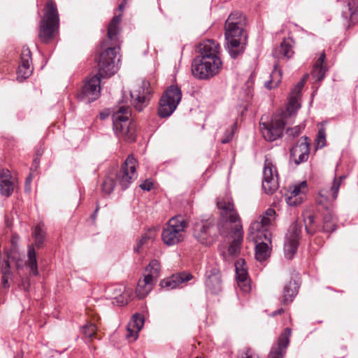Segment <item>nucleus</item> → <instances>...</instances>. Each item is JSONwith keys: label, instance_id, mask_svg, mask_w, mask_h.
Masks as SVG:
<instances>
[{"label": "nucleus", "instance_id": "1", "mask_svg": "<svg viewBox=\"0 0 358 358\" xmlns=\"http://www.w3.org/2000/svg\"><path fill=\"white\" fill-rule=\"evenodd\" d=\"M117 48H107L100 55L98 62V73L91 78L83 87L78 94V98L87 103L97 99L100 96V79L101 78L110 77L117 71L115 66V57Z\"/></svg>", "mask_w": 358, "mask_h": 358}, {"label": "nucleus", "instance_id": "2", "mask_svg": "<svg viewBox=\"0 0 358 358\" xmlns=\"http://www.w3.org/2000/svg\"><path fill=\"white\" fill-rule=\"evenodd\" d=\"M217 205L220 210L221 217L218 224L219 232L222 236L232 234L233 241L229 247V252L231 255H236L240 251L243 235L238 215L229 198L218 199Z\"/></svg>", "mask_w": 358, "mask_h": 358}, {"label": "nucleus", "instance_id": "3", "mask_svg": "<svg viewBox=\"0 0 358 358\" xmlns=\"http://www.w3.org/2000/svg\"><path fill=\"white\" fill-rule=\"evenodd\" d=\"M246 19L240 11L232 12L225 22V38L227 48L232 58H236L244 50L246 35L244 27Z\"/></svg>", "mask_w": 358, "mask_h": 358}, {"label": "nucleus", "instance_id": "4", "mask_svg": "<svg viewBox=\"0 0 358 358\" xmlns=\"http://www.w3.org/2000/svg\"><path fill=\"white\" fill-rule=\"evenodd\" d=\"M131 110L128 106H120L113 114V130L116 136L127 141H134L135 124L129 121Z\"/></svg>", "mask_w": 358, "mask_h": 358}, {"label": "nucleus", "instance_id": "5", "mask_svg": "<svg viewBox=\"0 0 358 358\" xmlns=\"http://www.w3.org/2000/svg\"><path fill=\"white\" fill-rule=\"evenodd\" d=\"M59 15L55 3L48 0L45 8L44 16L40 24L39 38L44 43L55 37L59 27Z\"/></svg>", "mask_w": 358, "mask_h": 358}, {"label": "nucleus", "instance_id": "6", "mask_svg": "<svg viewBox=\"0 0 358 358\" xmlns=\"http://www.w3.org/2000/svg\"><path fill=\"white\" fill-rule=\"evenodd\" d=\"M187 223L181 215L171 217L162 232V239L166 245L179 243L185 238V229Z\"/></svg>", "mask_w": 358, "mask_h": 358}, {"label": "nucleus", "instance_id": "7", "mask_svg": "<svg viewBox=\"0 0 358 358\" xmlns=\"http://www.w3.org/2000/svg\"><path fill=\"white\" fill-rule=\"evenodd\" d=\"M182 99L180 89L176 85L168 87L162 94L159 102L158 115L168 117L176 110Z\"/></svg>", "mask_w": 358, "mask_h": 358}, {"label": "nucleus", "instance_id": "8", "mask_svg": "<svg viewBox=\"0 0 358 358\" xmlns=\"http://www.w3.org/2000/svg\"><path fill=\"white\" fill-rule=\"evenodd\" d=\"M222 66L221 59H207L196 57L192 65V74L195 78L206 80L219 73Z\"/></svg>", "mask_w": 358, "mask_h": 358}, {"label": "nucleus", "instance_id": "9", "mask_svg": "<svg viewBox=\"0 0 358 358\" xmlns=\"http://www.w3.org/2000/svg\"><path fill=\"white\" fill-rule=\"evenodd\" d=\"M217 231L218 227H215L213 221L207 220L194 224L193 236L202 245H210L215 241Z\"/></svg>", "mask_w": 358, "mask_h": 358}, {"label": "nucleus", "instance_id": "10", "mask_svg": "<svg viewBox=\"0 0 358 358\" xmlns=\"http://www.w3.org/2000/svg\"><path fill=\"white\" fill-rule=\"evenodd\" d=\"M285 122L284 117L275 116L269 122L259 123L260 131L267 141H274L282 135Z\"/></svg>", "mask_w": 358, "mask_h": 358}, {"label": "nucleus", "instance_id": "11", "mask_svg": "<svg viewBox=\"0 0 358 358\" xmlns=\"http://www.w3.org/2000/svg\"><path fill=\"white\" fill-rule=\"evenodd\" d=\"M136 159L132 155H129L126 159L120 171L117 173L116 182L118 183L122 189H127L133 180L136 178Z\"/></svg>", "mask_w": 358, "mask_h": 358}, {"label": "nucleus", "instance_id": "12", "mask_svg": "<svg viewBox=\"0 0 358 358\" xmlns=\"http://www.w3.org/2000/svg\"><path fill=\"white\" fill-rule=\"evenodd\" d=\"M262 188L267 194H272L278 188V176L271 160L266 157L262 180Z\"/></svg>", "mask_w": 358, "mask_h": 358}, {"label": "nucleus", "instance_id": "13", "mask_svg": "<svg viewBox=\"0 0 358 358\" xmlns=\"http://www.w3.org/2000/svg\"><path fill=\"white\" fill-rule=\"evenodd\" d=\"M275 215L276 213L273 209H267L262 215L259 216L258 220L252 222L248 236H258L262 233L270 232L268 228L275 220Z\"/></svg>", "mask_w": 358, "mask_h": 358}, {"label": "nucleus", "instance_id": "14", "mask_svg": "<svg viewBox=\"0 0 358 358\" xmlns=\"http://www.w3.org/2000/svg\"><path fill=\"white\" fill-rule=\"evenodd\" d=\"M248 238L256 243L255 257L259 262L264 261L270 255L268 244L271 243V234L270 232L259 234L258 236H248Z\"/></svg>", "mask_w": 358, "mask_h": 358}, {"label": "nucleus", "instance_id": "15", "mask_svg": "<svg viewBox=\"0 0 358 358\" xmlns=\"http://www.w3.org/2000/svg\"><path fill=\"white\" fill-rule=\"evenodd\" d=\"M150 94V83L145 80L142 81L138 90L131 92L133 104L137 110L141 111L147 106Z\"/></svg>", "mask_w": 358, "mask_h": 358}, {"label": "nucleus", "instance_id": "16", "mask_svg": "<svg viewBox=\"0 0 358 358\" xmlns=\"http://www.w3.org/2000/svg\"><path fill=\"white\" fill-rule=\"evenodd\" d=\"M131 294L130 289H127L122 285H115L109 286L106 289V296L107 298L114 299L119 306L127 304Z\"/></svg>", "mask_w": 358, "mask_h": 358}, {"label": "nucleus", "instance_id": "17", "mask_svg": "<svg viewBox=\"0 0 358 358\" xmlns=\"http://www.w3.org/2000/svg\"><path fill=\"white\" fill-rule=\"evenodd\" d=\"M31 53L27 47H23L20 56V64L17 71V79L22 81L29 78L33 71V67L31 65Z\"/></svg>", "mask_w": 358, "mask_h": 358}, {"label": "nucleus", "instance_id": "18", "mask_svg": "<svg viewBox=\"0 0 358 358\" xmlns=\"http://www.w3.org/2000/svg\"><path fill=\"white\" fill-rule=\"evenodd\" d=\"M309 145V139L304 136L301 138L297 144L291 149L290 156L295 164H299L307 161L310 152Z\"/></svg>", "mask_w": 358, "mask_h": 358}, {"label": "nucleus", "instance_id": "19", "mask_svg": "<svg viewBox=\"0 0 358 358\" xmlns=\"http://www.w3.org/2000/svg\"><path fill=\"white\" fill-rule=\"evenodd\" d=\"M307 77L308 75H305L303 79L295 85V87L292 90L289 94L286 112L290 116L294 114L301 106L299 103L301 92L302 88L303 87Z\"/></svg>", "mask_w": 358, "mask_h": 358}, {"label": "nucleus", "instance_id": "20", "mask_svg": "<svg viewBox=\"0 0 358 358\" xmlns=\"http://www.w3.org/2000/svg\"><path fill=\"white\" fill-rule=\"evenodd\" d=\"M199 55L196 57L207 59H220L219 57L220 47L213 40H206L199 43L198 46Z\"/></svg>", "mask_w": 358, "mask_h": 358}, {"label": "nucleus", "instance_id": "21", "mask_svg": "<svg viewBox=\"0 0 358 358\" xmlns=\"http://www.w3.org/2000/svg\"><path fill=\"white\" fill-rule=\"evenodd\" d=\"M245 260L240 259L235 263V269L236 273V282L238 287L243 292H248L250 290V282L248 279V275L245 267Z\"/></svg>", "mask_w": 358, "mask_h": 358}, {"label": "nucleus", "instance_id": "22", "mask_svg": "<svg viewBox=\"0 0 358 358\" xmlns=\"http://www.w3.org/2000/svg\"><path fill=\"white\" fill-rule=\"evenodd\" d=\"M291 334L292 331L290 328L287 327L285 329L278 338V346L272 348L269 355L270 358H283L285 350L289 343Z\"/></svg>", "mask_w": 358, "mask_h": 358}, {"label": "nucleus", "instance_id": "23", "mask_svg": "<svg viewBox=\"0 0 358 358\" xmlns=\"http://www.w3.org/2000/svg\"><path fill=\"white\" fill-rule=\"evenodd\" d=\"M206 287L213 294H217L221 291L222 282L220 273L215 268L208 271L206 273Z\"/></svg>", "mask_w": 358, "mask_h": 358}, {"label": "nucleus", "instance_id": "24", "mask_svg": "<svg viewBox=\"0 0 358 358\" xmlns=\"http://www.w3.org/2000/svg\"><path fill=\"white\" fill-rule=\"evenodd\" d=\"M144 324V318L140 314H135L127 327L126 336L131 341H136L138 337V333Z\"/></svg>", "mask_w": 358, "mask_h": 358}, {"label": "nucleus", "instance_id": "25", "mask_svg": "<svg viewBox=\"0 0 358 358\" xmlns=\"http://www.w3.org/2000/svg\"><path fill=\"white\" fill-rule=\"evenodd\" d=\"M192 275L190 273H182L173 275L171 277L166 278L160 282V286L167 290L178 287L181 283L187 282L192 279Z\"/></svg>", "mask_w": 358, "mask_h": 358}, {"label": "nucleus", "instance_id": "26", "mask_svg": "<svg viewBox=\"0 0 358 358\" xmlns=\"http://www.w3.org/2000/svg\"><path fill=\"white\" fill-rule=\"evenodd\" d=\"M346 176L345 175H342L338 177L336 176L333 180L329 192L326 190H321L320 192V197L329 201H335L338 197L339 188L343 185V182Z\"/></svg>", "mask_w": 358, "mask_h": 358}, {"label": "nucleus", "instance_id": "27", "mask_svg": "<svg viewBox=\"0 0 358 358\" xmlns=\"http://www.w3.org/2000/svg\"><path fill=\"white\" fill-rule=\"evenodd\" d=\"M14 190V183L8 169L0 170V192L2 195L9 196Z\"/></svg>", "mask_w": 358, "mask_h": 358}, {"label": "nucleus", "instance_id": "28", "mask_svg": "<svg viewBox=\"0 0 358 358\" xmlns=\"http://www.w3.org/2000/svg\"><path fill=\"white\" fill-rule=\"evenodd\" d=\"M155 282L144 275L143 279L138 280L136 287V295L139 299L145 297L148 293L152 289Z\"/></svg>", "mask_w": 358, "mask_h": 358}, {"label": "nucleus", "instance_id": "29", "mask_svg": "<svg viewBox=\"0 0 358 358\" xmlns=\"http://www.w3.org/2000/svg\"><path fill=\"white\" fill-rule=\"evenodd\" d=\"M298 284L296 281H289L283 288L282 303L287 304L291 303L298 292Z\"/></svg>", "mask_w": 358, "mask_h": 358}, {"label": "nucleus", "instance_id": "30", "mask_svg": "<svg viewBox=\"0 0 358 358\" xmlns=\"http://www.w3.org/2000/svg\"><path fill=\"white\" fill-rule=\"evenodd\" d=\"M325 59V53L323 52L320 54L317 61L313 66L311 76L315 80V81L322 80L325 76L326 68L323 64Z\"/></svg>", "mask_w": 358, "mask_h": 358}, {"label": "nucleus", "instance_id": "31", "mask_svg": "<svg viewBox=\"0 0 358 358\" xmlns=\"http://www.w3.org/2000/svg\"><path fill=\"white\" fill-rule=\"evenodd\" d=\"M32 236L34 238L36 247L41 248L43 245L45 238V231L43 224L40 223L33 229Z\"/></svg>", "mask_w": 358, "mask_h": 358}, {"label": "nucleus", "instance_id": "32", "mask_svg": "<svg viewBox=\"0 0 358 358\" xmlns=\"http://www.w3.org/2000/svg\"><path fill=\"white\" fill-rule=\"evenodd\" d=\"M348 13H343V16L347 19L350 15V22L355 24L358 21V0H349L348 2Z\"/></svg>", "mask_w": 358, "mask_h": 358}, {"label": "nucleus", "instance_id": "33", "mask_svg": "<svg viewBox=\"0 0 358 358\" xmlns=\"http://www.w3.org/2000/svg\"><path fill=\"white\" fill-rule=\"evenodd\" d=\"M27 257H28V265L30 268L31 272L34 275H38V264H37V259H36V253L34 250L33 245H29L28 246V252H27Z\"/></svg>", "mask_w": 358, "mask_h": 358}, {"label": "nucleus", "instance_id": "34", "mask_svg": "<svg viewBox=\"0 0 358 358\" xmlns=\"http://www.w3.org/2000/svg\"><path fill=\"white\" fill-rule=\"evenodd\" d=\"M122 15H118L113 17L108 27L107 35L109 39L115 40L119 32V24L121 22Z\"/></svg>", "mask_w": 358, "mask_h": 358}, {"label": "nucleus", "instance_id": "35", "mask_svg": "<svg viewBox=\"0 0 358 358\" xmlns=\"http://www.w3.org/2000/svg\"><path fill=\"white\" fill-rule=\"evenodd\" d=\"M282 71L275 65L273 71L271 73L270 80L265 83V87L271 90L278 86L281 82Z\"/></svg>", "mask_w": 358, "mask_h": 358}, {"label": "nucleus", "instance_id": "36", "mask_svg": "<svg viewBox=\"0 0 358 358\" xmlns=\"http://www.w3.org/2000/svg\"><path fill=\"white\" fill-rule=\"evenodd\" d=\"M159 270L160 266L159 262L155 259L152 260L146 267V274H145V276L150 277V278L155 282L159 277Z\"/></svg>", "mask_w": 358, "mask_h": 358}, {"label": "nucleus", "instance_id": "37", "mask_svg": "<svg viewBox=\"0 0 358 358\" xmlns=\"http://www.w3.org/2000/svg\"><path fill=\"white\" fill-rule=\"evenodd\" d=\"M299 242L286 238L284 245L285 255L286 258L291 259L298 248Z\"/></svg>", "mask_w": 358, "mask_h": 358}, {"label": "nucleus", "instance_id": "38", "mask_svg": "<svg viewBox=\"0 0 358 358\" xmlns=\"http://www.w3.org/2000/svg\"><path fill=\"white\" fill-rule=\"evenodd\" d=\"M324 225L323 231L325 232H331L336 229V220L331 212H327L323 217Z\"/></svg>", "mask_w": 358, "mask_h": 358}, {"label": "nucleus", "instance_id": "39", "mask_svg": "<svg viewBox=\"0 0 358 358\" xmlns=\"http://www.w3.org/2000/svg\"><path fill=\"white\" fill-rule=\"evenodd\" d=\"M301 233V225L298 222H294L290 226L289 233L286 236V238L299 241L300 236Z\"/></svg>", "mask_w": 358, "mask_h": 358}, {"label": "nucleus", "instance_id": "40", "mask_svg": "<svg viewBox=\"0 0 358 358\" xmlns=\"http://www.w3.org/2000/svg\"><path fill=\"white\" fill-rule=\"evenodd\" d=\"M278 53L275 52V55L278 57H286V58H290L294 52L292 50V46L289 44L288 42L283 41L280 48H278Z\"/></svg>", "mask_w": 358, "mask_h": 358}, {"label": "nucleus", "instance_id": "41", "mask_svg": "<svg viewBox=\"0 0 358 358\" xmlns=\"http://www.w3.org/2000/svg\"><path fill=\"white\" fill-rule=\"evenodd\" d=\"M307 190V184L306 181H303L298 185L290 187L289 192L292 193L294 196L301 197L303 199L304 195Z\"/></svg>", "mask_w": 358, "mask_h": 358}, {"label": "nucleus", "instance_id": "42", "mask_svg": "<svg viewBox=\"0 0 358 358\" xmlns=\"http://www.w3.org/2000/svg\"><path fill=\"white\" fill-rule=\"evenodd\" d=\"M305 227L307 234H313L318 229V226L315 223V216L313 215H308L304 218Z\"/></svg>", "mask_w": 358, "mask_h": 358}, {"label": "nucleus", "instance_id": "43", "mask_svg": "<svg viewBox=\"0 0 358 358\" xmlns=\"http://www.w3.org/2000/svg\"><path fill=\"white\" fill-rule=\"evenodd\" d=\"M117 184L111 177H106L102 184V191L104 194H109L113 189L115 185Z\"/></svg>", "mask_w": 358, "mask_h": 358}, {"label": "nucleus", "instance_id": "44", "mask_svg": "<svg viewBox=\"0 0 358 358\" xmlns=\"http://www.w3.org/2000/svg\"><path fill=\"white\" fill-rule=\"evenodd\" d=\"M315 144L317 148H322L326 145V132L324 128L322 127L319 129L315 138Z\"/></svg>", "mask_w": 358, "mask_h": 358}, {"label": "nucleus", "instance_id": "45", "mask_svg": "<svg viewBox=\"0 0 358 358\" xmlns=\"http://www.w3.org/2000/svg\"><path fill=\"white\" fill-rule=\"evenodd\" d=\"M96 327L94 324H88L83 327V334L86 338L92 340L95 336Z\"/></svg>", "mask_w": 358, "mask_h": 358}, {"label": "nucleus", "instance_id": "46", "mask_svg": "<svg viewBox=\"0 0 358 358\" xmlns=\"http://www.w3.org/2000/svg\"><path fill=\"white\" fill-rule=\"evenodd\" d=\"M287 203L290 206H296L302 203V199L298 196H294L290 192H287L285 195Z\"/></svg>", "mask_w": 358, "mask_h": 358}, {"label": "nucleus", "instance_id": "47", "mask_svg": "<svg viewBox=\"0 0 358 358\" xmlns=\"http://www.w3.org/2000/svg\"><path fill=\"white\" fill-rule=\"evenodd\" d=\"M237 358H259V357L252 349L246 348L239 351Z\"/></svg>", "mask_w": 358, "mask_h": 358}, {"label": "nucleus", "instance_id": "48", "mask_svg": "<svg viewBox=\"0 0 358 358\" xmlns=\"http://www.w3.org/2000/svg\"><path fill=\"white\" fill-rule=\"evenodd\" d=\"M155 231L152 230H149L145 234H144L141 238L139 240L143 245L148 244V243L150 241L152 242L153 239L155 238Z\"/></svg>", "mask_w": 358, "mask_h": 358}, {"label": "nucleus", "instance_id": "49", "mask_svg": "<svg viewBox=\"0 0 358 358\" xmlns=\"http://www.w3.org/2000/svg\"><path fill=\"white\" fill-rule=\"evenodd\" d=\"M303 128L304 127L301 125H297L293 128L287 129L286 133L288 136H292L293 137H295L301 133Z\"/></svg>", "mask_w": 358, "mask_h": 358}, {"label": "nucleus", "instance_id": "50", "mask_svg": "<svg viewBox=\"0 0 358 358\" xmlns=\"http://www.w3.org/2000/svg\"><path fill=\"white\" fill-rule=\"evenodd\" d=\"M234 128H231L229 130H227L224 134V136L222 139L221 142L222 143H227L230 142L234 136Z\"/></svg>", "mask_w": 358, "mask_h": 358}, {"label": "nucleus", "instance_id": "51", "mask_svg": "<svg viewBox=\"0 0 358 358\" xmlns=\"http://www.w3.org/2000/svg\"><path fill=\"white\" fill-rule=\"evenodd\" d=\"M0 272L1 273H10V264L8 260L0 261Z\"/></svg>", "mask_w": 358, "mask_h": 358}, {"label": "nucleus", "instance_id": "52", "mask_svg": "<svg viewBox=\"0 0 358 358\" xmlns=\"http://www.w3.org/2000/svg\"><path fill=\"white\" fill-rule=\"evenodd\" d=\"M152 182L151 180H146L140 185V187L146 191H150L152 187Z\"/></svg>", "mask_w": 358, "mask_h": 358}, {"label": "nucleus", "instance_id": "53", "mask_svg": "<svg viewBox=\"0 0 358 358\" xmlns=\"http://www.w3.org/2000/svg\"><path fill=\"white\" fill-rule=\"evenodd\" d=\"M2 273V285L4 287L7 288L8 287V279L10 274V273Z\"/></svg>", "mask_w": 358, "mask_h": 358}, {"label": "nucleus", "instance_id": "54", "mask_svg": "<svg viewBox=\"0 0 358 358\" xmlns=\"http://www.w3.org/2000/svg\"><path fill=\"white\" fill-rule=\"evenodd\" d=\"M143 246V244L141 241H138L136 245L134 246V250L136 252H140L141 248Z\"/></svg>", "mask_w": 358, "mask_h": 358}, {"label": "nucleus", "instance_id": "55", "mask_svg": "<svg viewBox=\"0 0 358 358\" xmlns=\"http://www.w3.org/2000/svg\"><path fill=\"white\" fill-rule=\"evenodd\" d=\"M143 246V244L141 241H138L136 245L134 246V250L136 252H140L141 248Z\"/></svg>", "mask_w": 358, "mask_h": 358}, {"label": "nucleus", "instance_id": "56", "mask_svg": "<svg viewBox=\"0 0 358 358\" xmlns=\"http://www.w3.org/2000/svg\"><path fill=\"white\" fill-rule=\"evenodd\" d=\"M283 312H284V309H283V308H279L278 310L274 311V312L271 314V315H272V316H275V315H277L282 314Z\"/></svg>", "mask_w": 358, "mask_h": 358}, {"label": "nucleus", "instance_id": "57", "mask_svg": "<svg viewBox=\"0 0 358 358\" xmlns=\"http://www.w3.org/2000/svg\"><path fill=\"white\" fill-rule=\"evenodd\" d=\"M31 179H32V178H31V175H30V176L27 178V183L30 182V181L31 180Z\"/></svg>", "mask_w": 358, "mask_h": 358}, {"label": "nucleus", "instance_id": "58", "mask_svg": "<svg viewBox=\"0 0 358 358\" xmlns=\"http://www.w3.org/2000/svg\"><path fill=\"white\" fill-rule=\"evenodd\" d=\"M123 8H124V4H123V3H121V4L119 6V9H120V10H122Z\"/></svg>", "mask_w": 358, "mask_h": 358}, {"label": "nucleus", "instance_id": "59", "mask_svg": "<svg viewBox=\"0 0 358 358\" xmlns=\"http://www.w3.org/2000/svg\"><path fill=\"white\" fill-rule=\"evenodd\" d=\"M98 210H99V208H96V210H95V212H94V214H96V213H97ZM94 216H95V215H93V217H94Z\"/></svg>", "mask_w": 358, "mask_h": 358}, {"label": "nucleus", "instance_id": "60", "mask_svg": "<svg viewBox=\"0 0 358 358\" xmlns=\"http://www.w3.org/2000/svg\"><path fill=\"white\" fill-rule=\"evenodd\" d=\"M34 164H36V165L37 164L38 162H37V159H34Z\"/></svg>", "mask_w": 358, "mask_h": 358}, {"label": "nucleus", "instance_id": "61", "mask_svg": "<svg viewBox=\"0 0 358 358\" xmlns=\"http://www.w3.org/2000/svg\"><path fill=\"white\" fill-rule=\"evenodd\" d=\"M196 358H201V357H196Z\"/></svg>", "mask_w": 358, "mask_h": 358}]
</instances>
